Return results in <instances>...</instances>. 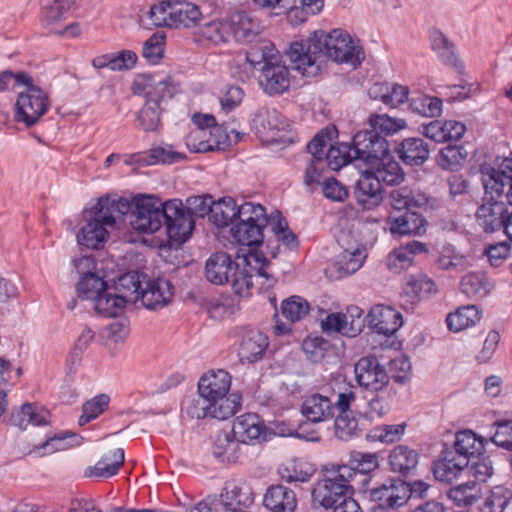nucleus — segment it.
<instances>
[{"mask_svg": "<svg viewBox=\"0 0 512 512\" xmlns=\"http://www.w3.org/2000/svg\"><path fill=\"white\" fill-rule=\"evenodd\" d=\"M130 203L129 223L138 233L153 234L164 226L171 240L182 243L194 229L195 222L177 199L162 202L153 196L140 195Z\"/></svg>", "mask_w": 512, "mask_h": 512, "instance_id": "obj_2", "label": "nucleus"}, {"mask_svg": "<svg viewBox=\"0 0 512 512\" xmlns=\"http://www.w3.org/2000/svg\"><path fill=\"white\" fill-rule=\"evenodd\" d=\"M242 443L233 431H221L215 438L212 453L221 462L235 463L240 458Z\"/></svg>", "mask_w": 512, "mask_h": 512, "instance_id": "obj_36", "label": "nucleus"}, {"mask_svg": "<svg viewBox=\"0 0 512 512\" xmlns=\"http://www.w3.org/2000/svg\"><path fill=\"white\" fill-rule=\"evenodd\" d=\"M258 82L264 93L270 96L282 94L290 87V70L280 56H264Z\"/></svg>", "mask_w": 512, "mask_h": 512, "instance_id": "obj_9", "label": "nucleus"}, {"mask_svg": "<svg viewBox=\"0 0 512 512\" xmlns=\"http://www.w3.org/2000/svg\"><path fill=\"white\" fill-rule=\"evenodd\" d=\"M193 122L197 126V130L193 132L190 139L204 138L209 129L211 138L209 140H201L198 144L187 143V146L194 152H208L220 149L225 144L227 135L221 132V127L216 124L215 117L209 114H194Z\"/></svg>", "mask_w": 512, "mask_h": 512, "instance_id": "obj_15", "label": "nucleus"}, {"mask_svg": "<svg viewBox=\"0 0 512 512\" xmlns=\"http://www.w3.org/2000/svg\"><path fill=\"white\" fill-rule=\"evenodd\" d=\"M251 124L258 132L284 129L282 115L276 109L267 106L259 107L254 112Z\"/></svg>", "mask_w": 512, "mask_h": 512, "instance_id": "obj_46", "label": "nucleus"}, {"mask_svg": "<svg viewBox=\"0 0 512 512\" xmlns=\"http://www.w3.org/2000/svg\"><path fill=\"white\" fill-rule=\"evenodd\" d=\"M22 85L26 87V90L18 94L16 119L30 127L48 111L50 101L47 93L33 84L32 78L30 83H21Z\"/></svg>", "mask_w": 512, "mask_h": 512, "instance_id": "obj_8", "label": "nucleus"}, {"mask_svg": "<svg viewBox=\"0 0 512 512\" xmlns=\"http://www.w3.org/2000/svg\"><path fill=\"white\" fill-rule=\"evenodd\" d=\"M481 319V313L475 305L459 307L455 312L448 314L446 323L449 330L459 332L474 326Z\"/></svg>", "mask_w": 512, "mask_h": 512, "instance_id": "obj_44", "label": "nucleus"}, {"mask_svg": "<svg viewBox=\"0 0 512 512\" xmlns=\"http://www.w3.org/2000/svg\"><path fill=\"white\" fill-rule=\"evenodd\" d=\"M263 505L271 512H294L297 507L296 494L285 485H271L264 494Z\"/></svg>", "mask_w": 512, "mask_h": 512, "instance_id": "obj_27", "label": "nucleus"}, {"mask_svg": "<svg viewBox=\"0 0 512 512\" xmlns=\"http://www.w3.org/2000/svg\"><path fill=\"white\" fill-rule=\"evenodd\" d=\"M355 195L357 201L365 209L378 206L382 197V184L372 171L367 168L356 183Z\"/></svg>", "mask_w": 512, "mask_h": 512, "instance_id": "obj_26", "label": "nucleus"}, {"mask_svg": "<svg viewBox=\"0 0 512 512\" xmlns=\"http://www.w3.org/2000/svg\"><path fill=\"white\" fill-rule=\"evenodd\" d=\"M468 467L464 458L458 459L452 450H445L443 456L434 462L433 473L436 480L451 483L462 470Z\"/></svg>", "mask_w": 512, "mask_h": 512, "instance_id": "obj_35", "label": "nucleus"}, {"mask_svg": "<svg viewBox=\"0 0 512 512\" xmlns=\"http://www.w3.org/2000/svg\"><path fill=\"white\" fill-rule=\"evenodd\" d=\"M405 293L417 299L437 293L435 282L426 275L411 276L405 286Z\"/></svg>", "mask_w": 512, "mask_h": 512, "instance_id": "obj_58", "label": "nucleus"}, {"mask_svg": "<svg viewBox=\"0 0 512 512\" xmlns=\"http://www.w3.org/2000/svg\"><path fill=\"white\" fill-rule=\"evenodd\" d=\"M475 217L477 224L485 233H494L502 229L512 240V211L508 210L506 202L499 196L485 192Z\"/></svg>", "mask_w": 512, "mask_h": 512, "instance_id": "obj_6", "label": "nucleus"}, {"mask_svg": "<svg viewBox=\"0 0 512 512\" xmlns=\"http://www.w3.org/2000/svg\"><path fill=\"white\" fill-rule=\"evenodd\" d=\"M195 41L203 45H220L229 42V23L225 20H211L199 26L194 33Z\"/></svg>", "mask_w": 512, "mask_h": 512, "instance_id": "obj_31", "label": "nucleus"}, {"mask_svg": "<svg viewBox=\"0 0 512 512\" xmlns=\"http://www.w3.org/2000/svg\"><path fill=\"white\" fill-rule=\"evenodd\" d=\"M326 146L327 139L324 131L318 133L307 145L304 184L311 189L321 183L322 176L328 168L327 159H324Z\"/></svg>", "mask_w": 512, "mask_h": 512, "instance_id": "obj_13", "label": "nucleus"}, {"mask_svg": "<svg viewBox=\"0 0 512 512\" xmlns=\"http://www.w3.org/2000/svg\"><path fill=\"white\" fill-rule=\"evenodd\" d=\"M454 455L458 458H464L469 466L470 462L482 455L484 444L482 439L471 430H463L456 434L453 449Z\"/></svg>", "mask_w": 512, "mask_h": 512, "instance_id": "obj_32", "label": "nucleus"}, {"mask_svg": "<svg viewBox=\"0 0 512 512\" xmlns=\"http://www.w3.org/2000/svg\"><path fill=\"white\" fill-rule=\"evenodd\" d=\"M236 217L240 219L238 223H258L267 226L271 222L266 216L265 208L252 202H245L236 207Z\"/></svg>", "mask_w": 512, "mask_h": 512, "instance_id": "obj_59", "label": "nucleus"}, {"mask_svg": "<svg viewBox=\"0 0 512 512\" xmlns=\"http://www.w3.org/2000/svg\"><path fill=\"white\" fill-rule=\"evenodd\" d=\"M369 326L385 336L393 335L403 324L402 314L395 308L378 304L367 315Z\"/></svg>", "mask_w": 512, "mask_h": 512, "instance_id": "obj_22", "label": "nucleus"}, {"mask_svg": "<svg viewBox=\"0 0 512 512\" xmlns=\"http://www.w3.org/2000/svg\"><path fill=\"white\" fill-rule=\"evenodd\" d=\"M160 114L159 100L147 99L137 116L140 128L146 132L155 131L160 125Z\"/></svg>", "mask_w": 512, "mask_h": 512, "instance_id": "obj_56", "label": "nucleus"}, {"mask_svg": "<svg viewBox=\"0 0 512 512\" xmlns=\"http://www.w3.org/2000/svg\"><path fill=\"white\" fill-rule=\"evenodd\" d=\"M232 431L242 444H256L267 440L268 429L264 421L254 413L238 416L233 422Z\"/></svg>", "mask_w": 512, "mask_h": 512, "instance_id": "obj_17", "label": "nucleus"}, {"mask_svg": "<svg viewBox=\"0 0 512 512\" xmlns=\"http://www.w3.org/2000/svg\"><path fill=\"white\" fill-rule=\"evenodd\" d=\"M375 177L386 185H399L405 178L400 164L393 158L390 151L368 167Z\"/></svg>", "mask_w": 512, "mask_h": 512, "instance_id": "obj_30", "label": "nucleus"}, {"mask_svg": "<svg viewBox=\"0 0 512 512\" xmlns=\"http://www.w3.org/2000/svg\"><path fill=\"white\" fill-rule=\"evenodd\" d=\"M408 483L395 478H387L369 489V499L381 509H394L407 502Z\"/></svg>", "mask_w": 512, "mask_h": 512, "instance_id": "obj_14", "label": "nucleus"}, {"mask_svg": "<svg viewBox=\"0 0 512 512\" xmlns=\"http://www.w3.org/2000/svg\"><path fill=\"white\" fill-rule=\"evenodd\" d=\"M110 397L107 394H99L86 401L82 406V415L78 424L84 426L100 416L109 406Z\"/></svg>", "mask_w": 512, "mask_h": 512, "instance_id": "obj_60", "label": "nucleus"}, {"mask_svg": "<svg viewBox=\"0 0 512 512\" xmlns=\"http://www.w3.org/2000/svg\"><path fill=\"white\" fill-rule=\"evenodd\" d=\"M11 423L21 430H25L30 424L40 426L47 424L46 416L36 406L30 403L23 404L20 408L13 410Z\"/></svg>", "mask_w": 512, "mask_h": 512, "instance_id": "obj_47", "label": "nucleus"}, {"mask_svg": "<svg viewBox=\"0 0 512 512\" xmlns=\"http://www.w3.org/2000/svg\"><path fill=\"white\" fill-rule=\"evenodd\" d=\"M78 0H40L41 22L45 27H51L65 20Z\"/></svg>", "mask_w": 512, "mask_h": 512, "instance_id": "obj_37", "label": "nucleus"}, {"mask_svg": "<svg viewBox=\"0 0 512 512\" xmlns=\"http://www.w3.org/2000/svg\"><path fill=\"white\" fill-rule=\"evenodd\" d=\"M493 285L487 276L481 272H473L465 275L460 282V289L469 298L481 299L492 290Z\"/></svg>", "mask_w": 512, "mask_h": 512, "instance_id": "obj_43", "label": "nucleus"}, {"mask_svg": "<svg viewBox=\"0 0 512 512\" xmlns=\"http://www.w3.org/2000/svg\"><path fill=\"white\" fill-rule=\"evenodd\" d=\"M389 204L395 210H410L412 208L434 209L437 206L435 198L420 191L413 190L407 186L396 188L389 193Z\"/></svg>", "mask_w": 512, "mask_h": 512, "instance_id": "obj_21", "label": "nucleus"}, {"mask_svg": "<svg viewBox=\"0 0 512 512\" xmlns=\"http://www.w3.org/2000/svg\"><path fill=\"white\" fill-rule=\"evenodd\" d=\"M176 90L177 88L169 76L158 79L154 75L141 74L135 78L132 84V92L135 95L159 100V104L171 98L176 93Z\"/></svg>", "mask_w": 512, "mask_h": 512, "instance_id": "obj_16", "label": "nucleus"}, {"mask_svg": "<svg viewBox=\"0 0 512 512\" xmlns=\"http://www.w3.org/2000/svg\"><path fill=\"white\" fill-rule=\"evenodd\" d=\"M93 301L96 313L103 317H117L123 313L125 308L123 298L108 292V290Z\"/></svg>", "mask_w": 512, "mask_h": 512, "instance_id": "obj_51", "label": "nucleus"}, {"mask_svg": "<svg viewBox=\"0 0 512 512\" xmlns=\"http://www.w3.org/2000/svg\"><path fill=\"white\" fill-rule=\"evenodd\" d=\"M199 7L191 2L166 0L153 5L149 11L151 23L155 26L190 28L201 19Z\"/></svg>", "mask_w": 512, "mask_h": 512, "instance_id": "obj_5", "label": "nucleus"}, {"mask_svg": "<svg viewBox=\"0 0 512 512\" xmlns=\"http://www.w3.org/2000/svg\"><path fill=\"white\" fill-rule=\"evenodd\" d=\"M244 268L239 269V264L225 252L212 254L205 265V275L209 282L215 285L229 283L239 296L251 295L253 278L260 284V290L268 291L272 288L276 279L266 271L269 261L262 253L249 251L242 258Z\"/></svg>", "mask_w": 512, "mask_h": 512, "instance_id": "obj_3", "label": "nucleus"}, {"mask_svg": "<svg viewBox=\"0 0 512 512\" xmlns=\"http://www.w3.org/2000/svg\"><path fill=\"white\" fill-rule=\"evenodd\" d=\"M184 159V155L173 150L172 146H155L149 151L141 154L138 161L146 165L155 164H172L180 162Z\"/></svg>", "mask_w": 512, "mask_h": 512, "instance_id": "obj_50", "label": "nucleus"}, {"mask_svg": "<svg viewBox=\"0 0 512 512\" xmlns=\"http://www.w3.org/2000/svg\"><path fill=\"white\" fill-rule=\"evenodd\" d=\"M335 436L342 441H349L359 434L357 419L351 414H338L335 422Z\"/></svg>", "mask_w": 512, "mask_h": 512, "instance_id": "obj_64", "label": "nucleus"}, {"mask_svg": "<svg viewBox=\"0 0 512 512\" xmlns=\"http://www.w3.org/2000/svg\"><path fill=\"white\" fill-rule=\"evenodd\" d=\"M314 474V468L307 462L296 460L281 473V478L287 483L308 482Z\"/></svg>", "mask_w": 512, "mask_h": 512, "instance_id": "obj_63", "label": "nucleus"}, {"mask_svg": "<svg viewBox=\"0 0 512 512\" xmlns=\"http://www.w3.org/2000/svg\"><path fill=\"white\" fill-rule=\"evenodd\" d=\"M236 202L231 197H224L214 202L210 208L209 221L218 227L228 226L236 218Z\"/></svg>", "mask_w": 512, "mask_h": 512, "instance_id": "obj_48", "label": "nucleus"}, {"mask_svg": "<svg viewBox=\"0 0 512 512\" xmlns=\"http://www.w3.org/2000/svg\"><path fill=\"white\" fill-rule=\"evenodd\" d=\"M227 23H229L231 38L243 43L252 42L261 28L258 20L244 11L232 14Z\"/></svg>", "mask_w": 512, "mask_h": 512, "instance_id": "obj_29", "label": "nucleus"}, {"mask_svg": "<svg viewBox=\"0 0 512 512\" xmlns=\"http://www.w3.org/2000/svg\"><path fill=\"white\" fill-rule=\"evenodd\" d=\"M309 309V303L300 296H291L281 304L282 316L291 322L301 320L308 314Z\"/></svg>", "mask_w": 512, "mask_h": 512, "instance_id": "obj_61", "label": "nucleus"}, {"mask_svg": "<svg viewBox=\"0 0 512 512\" xmlns=\"http://www.w3.org/2000/svg\"><path fill=\"white\" fill-rule=\"evenodd\" d=\"M229 336L239 340L238 356L242 363L261 360L269 345L265 334L250 327H235L229 332Z\"/></svg>", "mask_w": 512, "mask_h": 512, "instance_id": "obj_11", "label": "nucleus"}, {"mask_svg": "<svg viewBox=\"0 0 512 512\" xmlns=\"http://www.w3.org/2000/svg\"><path fill=\"white\" fill-rule=\"evenodd\" d=\"M143 277H146V275L137 271H130L118 278L116 289L119 294L117 295L123 298L125 304H137L139 302L140 291L144 285Z\"/></svg>", "mask_w": 512, "mask_h": 512, "instance_id": "obj_39", "label": "nucleus"}, {"mask_svg": "<svg viewBox=\"0 0 512 512\" xmlns=\"http://www.w3.org/2000/svg\"><path fill=\"white\" fill-rule=\"evenodd\" d=\"M185 409L190 417L196 419L211 417L225 420L232 416V408L229 404L219 406L212 399L204 396L203 392H199L196 398L188 400Z\"/></svg>", "mask_w": 512, "mask_h": 512, "instance_id": "obj_25", "label": "nucleus"}, {"mask_svg": "<svg viewBox=\"0 0 512 512\" xmlns=\"http://www.w3.org/2000/svg\"><path fill=\"white\" fill-rule=\"evenodd\" d=\"M301 413L310 423H320L334 417L335 407L327 396L313 394L302 403Z\"/></svg>", "mask_w": 512, "mask_h": 512, "instance_id": "obj_28", "label": "nucleus"}, {"mask_svg": "<svg viewBox=\"0 0 512 512\" xmlns=\"http://www.w3.org/2000/svg\"><path fill=\"white\" fill-rule=\"evenodd\" d=\"M324 159H327V165L332 170H337L352 161H356L350 144L342 143L334 147L328 141L324 148Z\"/></svg>", "mask_w": 512, "mask_h": 512, "instance_id": "obj_55", "label": "nucleus"}, {"mask_svg": "<svg viewBox=\"0 0 512 512\" xmlns=\"http://www.w3.org/2000/svg\"><path fill=\"white\" fill-rule=\"evenodd\" d=\"M265 227L258 223H237L231 228V234L233 239L243 246H260L264 239Z\"/></svg>", "mask_w": 512, "mask_h": 512, "instance_id": "obj_45", "label": "nucleus"}, {"mask_svg": "<svg viewBox=\"0 0 512 512\" xmlns=\"http://www.w3.org/2000/svg\"><path fill=\"white\" fill-rule=\"evenodd\" d=\"M124 462V450L118 448L111 454L104 456L92 468L90 475L109 478L117 474Z\"/></svg>", "mask_w": 512, "mask_h": 512, "instance_id": "obj_52", "label": "nucleus"}, {"mask_svg": "<svg viewBox=\"0 0 512 512\" xmlns=\"http://www.w3.org/2000/svg\"><path fill=\"white\" fill-rule=\"evenodd\" d=\"M353 157L368 166L390 151L387 140L370 130L357 132L351 144Z\"/></svg>", "mask_w": 512, "mask_h": 512, "instance_id": "obj_12", "label": "nucleus"}, {"mask_svg": "<svg viewBox=\"0 0 512 512\" xmlns=\"http://www.w3.org/2000/svg\"><path fill=\"white\" fill-rule=\"evenodd\" d=\"M363 311L359 307H351L350 328H345L346 316L344 313H330L321 321V328L326 333L337 332L346 337H355L365 326Z\"/></svg>", "mask_w": 512, "mask_h": 512, "instance_id": "obj_24", "label": "nucleus"}, {"mask_svg": "<svg viewBox=\"0 0 512 512\" xmlns=\"http://www.w3.org/2000/svg\"><path fill=\"white\" fill-rule=\"evenodd\" d=\"M108 290L106 282L94 273H86L77 284L79 297L95 300Z\"/></svg>", "mask_w": 512, "mask_h": 512, "instance_id": "obj_54", "label": "nucleus"}, {"mask_svg": "<svg viewBox=\"0 0 512 512\" xmlns=\"http://www.w3.org/2000/svg\"><path fill=\"white\" fill-rule=\"evenodd\" d=\"M107 226L90 217L77 234L80 245L91 249H98L107 239Z\"/></svg>", "mask_w": 512, "mask_h": 512, "instance_id": "obj_41", "label": "nucleus"}, {"mask_svg": "<svg viewBox=\"0 0 512 512\" xmlns=\"http://www.w3.org/2000/svg\"><path fill=\"white\" fill-rule=\"evenodd\" d=\"M467 155L468 153L462 145H448L441 149L438 163L443 169L454 170L462 164Z\"/></svg>", "mask_w": 512, "mask_h": 512, "instance_id": "obj_62", "label": "nucleus"}, {"mask_svg": "<svg viewBox=\"0 0 512 512\" xmlns=\"http://www.w3.org/2000/svg\"><path fill=\"white\" fill-rule=\"evenodd\" d=\"M409 107L413 113L423 117L434 118L441 115L443 103L438 97L421 94L411 98Z\"/></svg>", "mask_w": 512, "mask_h": 512, "instance_id": "obj_49", "label": "nucleus"}, {"mask_svg": "<svg viewBox=\"0 0 512 512\" xmlns=\"http://www.w3.org/2000/svg\"><path fill=\"white\" fill-rule=\"evenodd\" d=\"M354 373L357 384L372 393L383 392L390 381L386 368L375 356L361 357L354 365Z\"/></svg>", "mask_w": 512, "mask_h": 512, "instance_id": "obj_10", "label": "nucleus"}, {"mask_svg": "<svg viewBox=\"0 0 512 512\" xmlns=\"http://www.w3.org/2000/svg\"><path fill=\"white\" fill-rule=\"evenodd\" d=\"M131 210V203L126 198H100L89 212V217L96 219L107 227H114Z\"/></svg>", "mask_w": 512, "mask_h": 512, "instance_id": "obj_19", "label": "nucleus"}, {"mask_svg": "<svg viewBox=\"0 0 512 512\" xmlns=\"http://www.w3.org/2000/svg\"><path fill=\"white\" fill-rule=\"evenodd\" d=\"M405 429L406 425L404 423L375 426L367 433V439L370 441H379L384 444H392L401 439L405 433Z\"/></svg>", "mask_w": 512, "mask_h": 512, "instance_id": "obj_57", "label": "nucleus"}, {"mask_svg": "<svg viewBox=\"0 0 512 512\" xmlns=\"http://www.w3.org/2000/svg\"><path fill=\"white\" fill-rule=\"evenodd\" d=\"M418 462V452L405 445L394 447L388 456L391 471L402 476L413 474L417 468Z\"/></svg>", "mask_w": 512, "mask_h": 512, "instance_id": "obj_33", "label": "nucleus"}, {"mask_svg": "<svg viewBox=\"0 0 512 512\" xmlns=\"http://www.w3.org/2000/svg\"><path fill=\"white\" fill-rule=\"evenodd\" d=\"M400 159L407 165L420 166L430 155L429 145L421 138H405L397 148Z\"/></svg>", "mask_w": 512, "mask_h": 512, "instance_id": "obj_34", "label": "nucleus"}, {"mask_svg": "<svg viewBox=\"0 0 512 512\" xmlns=\"http://www.w3.org/2000/svg\"><path fill=\"white\" fill-rule=\"evenodd\" d=\"M369 124L371 127L370 131H373L384 138L385 136L398 133L407 126L404 119L392 118L387 114L371 115L369 117Z\"/></svg>", "mask_w": 512, "mask_h": 512, "instance_id": "obj_53", "label": "nucleus"}, {"mask_svg": "<svg viewBox=\"0 0 512 512\" xmlns=\"http://www.w3.org/2000/svg\"><path fill=\"white\" fill-rule=\"evenodd\" d=\"M418 130L426 138L436 143H443L460 139L464 135L466 127L458 121L434 120L420 125Z\"/></svg>", "mask_w": 512, "mask_h": 512, "instance_id": "obj_23", "label": "nucleus"}, {"mask_svg": "<svg viewBox=\"0 0 512 512\" xmlns=\"http://www.w3.org/2000/svg\"><path fill=\"white\" fill-rule=\"evenodd\" d=\"M230 387L231 376L223 369L209 371L198 382V392H203L219 406L229 404L233 416L241 407V398L237 394L228 395Z\"/></svg>", "mask_w": 512, "mask_h": 512, "instance_id": "obj_7", "label": "nucleus"}, {"mask_svg": "<svg viewBox=\"0 0 512 512\" xmlns=\"http://www.w3.org/2000/svg\"><path fill=\"white\" fill-rule=\"evenodd\" d=\"M483 495L482 484L477 481H467L450 488L449 498L458 507H469L477 503Z\"/></svg>", "mask_w": 512, "mask_h": 512, "instance_id": "obj_40", "label": "nucleus"}, {"mask_svg": "<svg viewBox=\"0 0 512 512\" xmlns=\"http://www.w3.org/2000/svg\"><path fill=\"white\" fill-rule=\"evenodd\" d=\"M431 48L437 52L445 65L459 68L461 62L455 53L453 43L438 29H432L429 33Z\"/></svg>", "mask_w": 512, "mask_h": 512, "instance_id": "obj_42", "label": "nucleus"}, {"mask_svg": "<svg viewBox=\"0 0 512 512\" xmlns=\"http://www.w3.org/2000/svg\"><path fill=\"white\" fill-rule=\"evenodd\" d=\"M144 285L141 288L139 301L150 310L162 309L170 303L173 291L172 285L165 279H151L143 277Z\"/></svg>", "mask_w": 512, "mask_h": 512, "instance_id": "obj_18", "label": "nucleus"}, {"mask_svg": "<svg viewBox=\"0 0 512 512\" xmlns=\"http://www.w3.org/2000/svg\"><path fill=\"white\" fill-rule=\"evenodd\" d=\"M287 55L294 69L307 77L318 75L327 58L353 67L364 59L362 48L340 28L330 32L318 30L304 42L291 43Z\"/></svg>", "mask_w": 512, "mask_h": 512, "instance_id": "obj_1", "label": "nucleus"}, {"mask_svg": "<svg viewBox=\"0 0 512 512\" xmlns=\"http://www.w3.org/2000/svg\"><path fill=\"white\" fill-rule=\"evenodd\" d=\"M427 221L418 213L406 212L390 220V232L398 235L421 236L426 231Z\"/></svg>", "mask_w": 512, "mask_h": 512, "instance_id": "obj_38", "label": "nucleus"}, {"mask_svg": "<svg viewBox=\"0 0 512 512\" xmlns=\"http://www.w3.org/2000/svg\"><path fill=\"white\" fill-rule=\"evenodd\" d=\"M353 479L354 470L349 465H338L315 484L311 492L314 505L329 509L351 497L354 490L350 483Z\"/></svg>", "mask_w": 512, "mask_h": 512, "instance_id": "obj_4", "label": "nucleus"}, {"mask_svg": "<svg viewBox=\"0 0 512 512\" xmlns=\"http://www.w3.org/2000/svg\"><path fill=\"white\" fill-rule=\"evenodd\" d=\"M216 498L223 504V511H239L241 507H248L254 502V492L250 484L245 481L227 482Z\"/></svg>", "mask_w": 512, "mask_h": 512, "instance_id": "obj_20", "label": "nucleus"}]
</instances>
